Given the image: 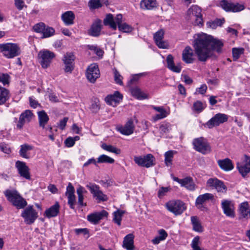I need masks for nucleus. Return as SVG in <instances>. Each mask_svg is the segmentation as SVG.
Segmentation results:
<instances>
[{
	"label": "nucleus",
	"instance_id": "nucleus-42",
	"mask_svg": "<svg viewBox=\"0 0 250 250\" xmlns=\"http://www.w3.org/2000/svg\"><path fill=\"white\" fill-rule=\"evenodd\" d=\"M177 152L174 150H169L165 152L164 154L165 164L167 167L172 165L174 155Z\"/></svg>",
	"mask_w": 250,
	"mask_h": 250
},
{
	"label": "nucleus",
	"instance_id": "nucleus-44",
	"mask_svg": "<svg viewBox=\"0 0 250 250\" xmlns=\"http://www.w3.org/2000/svg\"><path fill=\"white\" fill-rule=\"evenodd\" d=\"M224 19H216L214 21H210L207 23V26L208 28L214 29L218 26H221L224 23Z\"/></svg>",
	"mask_w": 250,
	"mask_h": 250
},
{
	"label": "nucleus",
	"instance_id": "nucleus-3",
	"mask_svg": "<svg viewBox=\"0 0 250 250\" xmlns=\"http://www.w3.org/2000/svg\"><path fill=\"white\" fill-rule=\"evenodd\" d=\"M0 53L7 59H13L21 55V49L16 43L7 42L0 44Z\"/></svg>",
	"mask_w": 250,
	"mask_h": 250
},
{
	"label": "nucleus",
	"instance_id": "nucleus-51",
	"mask_svg": "<svg viewBox=\"0 0 250 250\" xmlns=\"http://www.w3.org/2000/svg\"><path fill=\"white\" fill-rule=\"evenodd\" d=\"M88 5L90 9H98L102 6L101 0H89Z\"/></svg>",
	"mask_w": 250,
	"mask_h": 250
},
{
	"label": "nucleus",
	"instance_id": "nucleus-28",
	"mask_svg": "<svg viewBox=\"0 0 250 250\" xmlns=\"http://www.w3.org/2000/svg\"><path fill=\"white\" fill-rule=\"evenodd\" d=\"M134 130V125L132 119L129 120L124 126L118 127V130L122 134L129 135L133 133Z\"/></svg>",
	"mask_w": 250,
	"mask_h": 250
},
{
	"label": "nucleus",
	"instance_id": "nucleus-11",
	"mask_svg": "<svg viewBox=\"0 0 250 250\" xmlns=\"http://www.w3.org/2000/svg\"><path fill=\"white\" fill-rule=\"evenodd\" d=\"M228 120V116L227 115L219 113L208 121L205 124V126L209 128H212L227 122Z\"/></svg>",
	"mask_w": 250,
	"mask_h": 250
},
{
	"label": "nucleus",
	"instance_id": "nucleus-43",
	"mask_svg": "<svg viewBox=\"0 0 250 250\" xmlns=\"http://www.w3.org/2000/svg\"><path fill=\"white\" fill-rule=\"evenodd\" d=\"M40 126L44 128L49 120V117L44 111L42 110L38 113Z\"/></svg>",
	"mask_w": 250,
	"mask_h": 250
},
{
	"label": "nucleus",
	"instance_id": "nucleus-59",
	"mask_svg": "<svg viewBox=\"0 0 250 250\" xmlns=\"http://www.w3.org/2000/svg\"><path fill=\"white\" fill-rule=\"evenodd\" d=\"M74 231L78 235L80 234H83L84 235H88L89 234V230L87 228L75 229H74Z\"/></svg>",
	"mask_w": 250,
	"mask_h": 250
},
{
	"label": "nucleus",
	"instance_id": "nucleus-34",
	"mask_svg": "<svg viewBox=\"0 0 250 250\" xmlns=\"http://www.w3.org/2000/svg\"><path fill=\"white\" fill-rule=\"evenodd\" d=\"M102 29L101 21H96L91 25L88 31V34L94 37H97L100 35Z\"/></svg>",
	"mask_w": 250,
	"mask_h": 250
},
{
	"label": "nucleus",
	"instance_id": "nucleus-61",
	"mask_svg": "<svg viewBox=\"0 0 250 250\" xmlns=\"http://www.w3.org/2000/svg\"><path fill=\"white\" fill-rule=\"evenodd\" d=\"M68 120V117H64L63 119L60 121L58 124V127L62 130H63L65 128L66 123Z\"/></svg>",
	"mask_w": 250,
	"mask_h": 250
},
{
	"label": "nucleus",
	"instance_id": "nucleus-56",
	"mask_svg": "<svg viewBox=\"0 0 250 250\" xmlns=\"http://www.w3.org/2000/svg\"><path fill=\"white\" fill-rule=\"evenodd\" d=\"M45 26L44 23L40 22L34 25V29L36 32L42 33Z\"/></svg>",
	"mask_w": 250,
	"mask_h": 250
},
{
	"label": "nucleus",
	"instance_id": "nucleus-58",
	"mask_svg": "<svg viewBox=\"0 0 250 250\" xmlns=\"http://www.w3.org/2000/svg\"><path fill=\"white\" fill-rule=\"evenodd\" d=\"M14 3L19 10H21L25 6L24 0H14Z\"/></svg>",
	"mask_w": 250,
	"mask_h": 250
},
{
	"label": "nucleus",
	"instance_id": "nucleus-37",
	"mask_svg": "<svg viewBox=\"0 0 250 250\" xmlns=\"http://www.w3.org/2000/svg\"><path fill=\"white\" fill-rule=\"evenodd\" d=\"M33 149V146L24 144L21 146V149L20 150V155L25 159H29L30 157V151Z\"/></svg>",
	"mask_w": 250,
	"mask_h": 250
},
{
	"label": "nucleus",
	"instance_id": "nucleus-39",
	"mask_svg": "<svg viewBox=\"0 0 250 250\" xmlns=\"http://www.w3.org/2000/svg\"><path fill=\"white\" fill-rule=\"evenodd\" d=\"M87 193L84 188L80 186L77 189V194L78 197V204L82 207L86 206V204L83 203L84 195Z\"/></svg>",
	"mask_w": 250,
	"mask_h": 250
},
{
	"label": "nucleus",
	"instance_id": "nucleus-12",
	"mask_svg": "<svg viewBox=\"0 0 250 250\" xmlns=\"http://www.w3.org/2000/svg\"><path fill=\"white\" fill-rule=\"evenodd\" d=\"M207 187L210 189H215L218 192H225L227 190L224 182L216 178L208 179L207 182Z\"/></svg>",
	"mask_w": 250,
	"mask_h": 250
},
{
	"label": "nucleus",
	"instance_id": "nucleus-54",
	"mask_svg": "<svg viewBox=\"0 0 250 250\" xmlns=\"http://www.w3.org/2000/svg\"><path fill=\"white\" fill-rule=\"evenodd\" d=\"M90 109L93 113H97L100 109V105L98 100H95L93 101L90 106Z\"/></svg>",
	"mask_w": 250,
	"mask_h": 250
},
{
	"label": "nucleus",
	"instance_id": "nucleus-24",
	"mask_svg": "<svg viewBox=\"0 0 250 250\" xmlns=\"http://www.w3.org/2000/svg\"><path fill=\"white\" fill-rule=\"evenodd\" d=\"M239 219L248 220L250 218V207L248 202L241 203L238 208Z\"/></svg>",
	"mask_w": 250,
	"mask_h": 250
},
{
	"label": "nucleus",
	"instance_id": "nucleus-23",
	"mask_svg": "<svg viewBox=\"0 0 250 250\" xmlns=\"http://www.w3.org/2000/svg\"><path fill=\"white\" fill-rule=\"evenodd\" d=\"M182 60L186 63H192L196 60L193 50L189 46H186L183 50Z\"/></svg>",
	"mask_w": 250,
	"mask_h": 250
},
{
	"label": "nucleus",
	"instance_id": "nucleus-22",
	"mask_svg": "<svg viewBox=\"0 0 250 250\" xmlns=\"http://www.w3.org/2000/svg\"><path fill=\"white\" fill-rule=\"evenodd\" d=\"M108 213L105 210L101 211L95 212L87 216V220L93 224H97L104 217H107Z\"/></svg>",
	"mask_w": 250,
	"mask_h": 250
},
{
	"label": "nucleus",
	"instance_id": "nucleus-16",
	"mask_svg": "<svg viewBox=\"0 0 250 250\" xmlns=\"http://www.w3.org/2000/svg\"><path fill=\"white\" fill-rule=\"evenodd\" d=\"M214 199V196L212 194L206 193L200 195L197 197L195 201V206L199 209L204 210L206 209L204 204Z\"/></svg>",
	"mask_w": 250,
	"mask_h": 250
},
{
	"label": "nucleus",
	"instance_id": "nucleus-26",
	"mask_svg": "<svg viewBox=\"0 0 250 250\" xmlns=\"http://www.w3.org/2000/svg\"><path fill=\"white\" fill-rule=\"evenodd\" d=\"M75 189L72 184L69 183L66 188L65 195L68 199V204L70 208L74 209V206L76 203V196L74 194Z\"/></svg>",
	"mask_w": 250,
	"mask_h": 250
},
{
	"label": "nucleus",
	"instance_id": "nucleus-1",
	"mask_svg": "<svg viewBox=\"0 0 250 250\" xmlns=\"http://www.w3.org/2000/svg\"><path fill=\"white\" fill-rule=\"evenodd\" d=\"M193 46L199 61L206 62L213 55V52H223L224 42L222 40L205 33L195 35Z\"/></svg>",
	"mask_w": 250,
	"mask_h": 250
},
{
	"label": "nucleus",
	"instance_id": "nucleus-38",
	"mask_svg": "<svg viewBox=\"0 0 250 250\" xmlns=\"http://www.w3.org/2000/svg\"><path fill=\"white\" fill-rule=\"evenodd\" d=\"M157 6L156 0H142L140 2V7L144 10H151Z\"/></svg>",
	"mask_w": 250,
	"mask_h": 250
},
{
	"label": "nucleus",
	"instance_id": "nucleus-9",
	"mask_svg": "<svg viewBox=\"0 0 250 250\" xmlns=\"http://www.w3.org/2000/svg\"><path fill=\"white\" fill-rule=\"evenodd\" d=\"M21 216L24 218L25 223L29 225L33 223L38 216V212L33 208L32 206L26 208L22 211Z\"/></svg>",
	"mask_w": 250,
	"mask_h": 250
},
{
	"label": "nucleus",
	"instance_id": "nucleus-64",
	"mask_svg": "<svg viewBox=\"0 0 250 250\" xmlns=\"http://www.w3.org/2000/svg\"><path fill=\"white\" fill-rule=\"evenodd\" d=\"M97 160L96 161L94 158H92L91 159H88L84 164L83 167H87L90 164H94V165H96L97 164Z\"/></svg>",
	"mask_w": 250,
	"mask_h": 250
},
{
	"label": "nucleus",
	"instance_id": "nucleus-36",
	"mask_svg": "<svg viewBox=\"0 0 250 250\" xmlns=\"http://www.w3.org/2000/svg\"><path fill=\"white\" fill-rule=\"evenodd\" d=\"M10 96L9 90L0 85V105L4 104L8 101Z\"/></svg>",
	"mask_w": 250,
	"mask_h": 250
},
{
	"label": "nucleus",
	"instance_id": "nucleus-62",
	"mask_svg": "<svg viewBox=\"0 0 250 250\" xmlns=\"http://www.w3.org/2000/svg\"><path fill=\"white\" fill-rule=\"evenodd\" d=\"M0 148L1 150L5 153L9 154L11 152L9 146L4 143L0 144Z\"/></svg>",
	"mask_w": 250,
	"mask_h": 250
},
{
	"label": "nucleus",
	"instance_id": "nucleus-21",
	"mask_svg": "<svg viewBox=\"0 0 250 250\" xmlns=\"http://www.w3.org/2000/svg\"><path fill=\"white\" fill-rule=\"evenodd\" d=\"M172 179L179 184L181 187L186 188L188 190L193 191L195 189V185L191 178L187 177L183 179H179L177 177L172 176Z\"/></svg>",
	"mask_w": 250,
	"mask_h": 250
},
{
	"label": "nucleus",
	"instance_id": "nucleus-6",
	"mask_svg": "<svg viewBox=\"0 0 250 250\" xmlns=\"http://www.w3.org/2000/svg\"><path fill=\"white\" fill-rule=\"evenodd\" d=\"M55 57V54L47 49L40 51L38 55V61L43 68L48 67Z\"/></svg>",
	"mask_w": 250,
	"mask_h": 250
},
{
	"label": "nucleus",
	"instance_id": "nucleus-31",
	"mask_svg": "<svg viewBox=\"0 0 250 250\" xmlns=\"http://www.w3.org/2000/svg\"><path fill=\"white\" fill-rule=\"evenodd\" d=\"M60 208L59 203L56 202L54 205L46 209L44 214L48 218L56 217L59 213Z\"/></svg>",
	"mask_w": 250,
	"mask_h": 250
},
{
	"label": "nucleus",
	"instance_id": "nucleus-15",
	"mask_svg": "<svg viewBox=\"0 0 250 250\" xmlns=\"http://www.w3.org/2000/svg\"><path fill=\"white\" fill-rule=\"evenodd\" d=\"M86 187L89 189L93 196L99 202L105 201L107 200L106 195L100 189V187L95 184H89L86 185Z\"/></svg>",
	"mask_w": 250,
	"mask_h": 250
},
{
	"label": "nucleus",
	"instance_id": "nucleus-20",
	"mask_svg": "<svg viewBox=\"0 0 250 250\" xmlns=\"http://www.w3.org/2000/svg\"><path fill=\"white\" fill-rule=\"evenodd\" d=\"M15 166L21 177L27 180L31 179L29 168L25 163L18 161L16 162Z\"/></svg>",
	"mask_w": 250,
	"mask_h": 250
},
{
	"label": "nucleus",
	"instance_id": "nucleus-57",
	"mask_svg": "<svg viewBox=\"0 0 250 250\" xmlns=\"http://www.w3.org/2000/svg\"><path fill=\"white\" fill-rule=\"evenodd\" d=\"M170 189L169 187H162L160 188L158 193L159 198H162L165 196L169 191Z\"/></svg>",
	"mask_w": 250,
	"mask_h": 250
},
{
	"label": "nucleus",
	"instance_id": "nucleus-53",
	"mask_svg": "<svg viewBox=\"0 0 250 250\" xmlns=\"http://www.w3.org/2000/svg\"><path fill=\"white\" fill-rule=\"evenodd\" d=\"M114 80L116 83L120 85H123V77L116 69L114 70Z\"/></svg>",
	"mask_w": 250,
	"mask_h": 250
},
{
	"label": "nucleus",
	"instance_id": "nucleus-47",
	"mask_svg": "<svg viewBox=\"0 0 250 250\" xmlns=\"http://www.w3.org/2000/svg\"><path fill=\"white\" fill-rule=\"evenodd\" d=\"M115 162L114 159L111 157L108 156L105 154H102L99 156L97 158L98 163H107V164H113Z\"/></svg>",
	"mask_w": 250,
	"mask_h": 250
},
{
	"label": "nucleus",
	"instance_id": "nucleus-33",
	"mask_svg": "<svg viewBox=\"0 0 250 250\" xmlns=\"http://www.w3.org/2000/svg\"><path fill=\"white\" fill-rule=\"evenodd\" d=\"M173 60V57L171 55L169 54L167 56V67L169 70L174 72L180 73L181 71L182 67L180 64L175 65Z\"/></svg>",
	"mask_w": 250,
	"mask_h": 250
},
{
	"label": "nucleus",
	"instance_id": "nucleus-55",
	"mask_svg": "<svg viewBox=\"0 0 250 250\" xmlns=\"http://www.w3.org/2000/svg\"><path fill=\"white\" fill-rule=\"evenodd\" d=\"M0 82L4 85L9 83V76L7 74H0Z\"/></svg>",
	"mask_w": 250,
	"mask_h": 250
},
{
	"label": "nucleus",
	"instance_id": "nucleus-63",
	"mask_svg": "<svg viewBox=\"0 0 250 250\" xmlns=\"http://www.w3.org/2000/svg\"><path fill=\"white\" fill-rule=\"evenodd\" d=\"M65 146L68 147H70L73 146L75 143L73 141V139H72V137H69L67 138L64 142Z\"/></svg>",
	"mask_w": 250,
	"mask_h": 250
},
{
	"label": "nucleus",
	"instance_id": "nucleus-35",
	"mask_svg": "<svg viewBox=\"0 0 250 250\" xmlns=\"http://www.w3.org/2000/svg\"><path fill=\"white\" fill-rule=\"evenodd\" d=\"M75 18V14L71 11H67L63 13L61 16V19L66 25L73 24Z\"/></svg>",
	"mask_w": 250,
	"mask_h": 250
},
{
	"label": "nucleus",
	"instance_id": "nucleus-2",
	"mask_svg": "<svg viewBox=\"0 0 250 250\" xmlns=\"http://www.w3.org/2000/svg\"><path fill=\"white\" fill-rule=\"evenodd\" d=\"M123 16L118 14L115 17L113 15L107 14L104 20L105 25H108L113 30H116L117 26L120 31L125 33H130L133 30V27L125 22L122 23Z\"/></svg>",
	"mask_w": 250,
	"mask_h": 250
},
{
	"label": "nucleus",
	"instance_id": "nucleus-14",
	"mask_svg": "<svg viewBox=\"0 0 250 250\" xmlns=\"http://www.w3.org/2000/svg\"><path fill=\"white\" fill-rule=\"evenodd\" d=\"M220 6L227 12H238L244 9V6L243 4L225 0H223L220 2Z\"/></svg>",
	"mask_w": 250,
	"mask_h": 250
},
{
	"label": "nucleus",
	"instance_id": "nucleus-27",
	"mask_svg": "<svg viewBox=\"0 0 250 250\" xmlns=\"http://www.w3.org/2000/svg\"><path fill=\"white\" fill-rule=\"evenodd\" d=\"M164 34V31L163 29H160L154 34L155 42L160 48L165 49L168 47L167 43L163 40Z\"/></svg>",
	"mask_w": 250,
	"mask_h": 250
},
{
	"label": "nucleus",
	"instance_id": "nucleus-19",
	"mask_svg": "<svg viewBox=\"0 0 250 250\" xmlns=\"http://www.w3.org/2000/svg\"><path fill=\"white\" fill-rule=\"evenodd\" d=\"M34 117V116L31 110H25L20 116L19 120L17 124V127L21 129L25 124L31 122Z\"/></svg>",
	"mask_w": 250,
	"mask_h": 250
},
{
	"label": "nucleus",
	"instance_id": "nucleus-52",
	"mask_svg": "<svg viewBox=\"0 0 250 250\" xmlns=\"http://www.w3.org/2000/svg\"><path fill=\"white\" fill-rule=\"evenodd\" d=\"M55 33V30L52 27H45L42 33V38H48L53 36Z\"/></svg>",
	"mask_w": 250,
	"mask_h": 250
},
{
	"label": "nucleus",
	"instance_id": "nucleus-32",
	"mask_svg": "<svg viewBox=\"0 0 250 250\" xmlns=\"http://www.w3.org/2000/svg\"><path fill=\"white\" fill-rule=\"evenodd\" d=\"M217 164L222 169L226 171L231 170L234 168L232 161L229 158L219 160Z\"/></svg>",
	"mask_w": 250,
	"mask_h": 250
},
{
	"label": "nucleus",
	"instance_id": "nucleus-10",
	"mask_svg": "<svg viewBox=\"0 0 250 250\" xmlns=\"http://www.w3.org/2000/svg\"><path fill=\"white\" fill-rule=\"evenodd\" d=\"M192 144L196 150L204 154H207L210 151V147L208 144L202 137L194 139Z\"/></svg>",
	"mask_w": 250,
	"mask_h": 250
},
{
	"label": "nucleus",
	"instance_id": "nucleus-18",
	"mask_svg": "<svg viewBox=\"0 0 250 250\" xmlns=\"http://www.w3.org/2000/svg\"><path fill=\"white\" fill-rule=\"evenodd\" d=\"M237 168L241 175L243 177H245L248 174L250 173V157L245 155L243 162L237 164Z\"/></svg>",
	"mask_w": 250,
	"mask_h": 250
},
{
	"label": "nucleus",
	"instance_id": "nucleus-48",
	"mask_svg": "<svg viewBox=\"0 0 250 250\" xmlns=\"http://www.w3.org/2000/svg\"><path fill=\"white\" fill-rule=\"evenodd\" d=\"M232 57L233 61H237L244 53L243 48H233L232 49Z\"/></svg>",
	"mask_w": 250,
	"mask_h": 250
},
{
	"label": "nucleus",
	"instance_id": "nucleus-29",
	"mask_svg": "<svg viewBox=\"0 0 250 250\" xmlns=\"http://www.w3.org/2000/svg\"><path fill=\"white\" fill-rule=\"evenodd\" d=\"M122 95L118 91H116L114 94L106 96L105 101L108 104L116 106L122 100Z\"/></svg>",
	"mask_w": 250,
	"mask_h": 250
},
{
	"label": "nucleus",
	"instance_id": "nucleus-7",
	"mask_svg": "<svg viewBox=\"0 0 250 250\" xmlns=\"http://www.w3.org/2000/svg\"><path fill=\"white\" fill-rule=\"evenodd\" d=\"M155 160L154 157L151 154L134 157V161L137 165L146 168L153 166L155 165Z\"/></svg>",
	"mask_w": 250,
	"mask_h": 250
},
{
	"label": "nucleus",
	"instance_id": "nucleus-8",
	"mask_svg": "<svg viewBox=\"0 0 250 250\" xmlns=\"http://www.w3.org/2000/svg\"><path fill=\"white\" fill-rule=\"evenodd\" d=\"M187 14L189 19L194 21L195 24L198 25H202L203 23L201 8L197 5H192L188 10Z\"/></svg>",
	"mask_w": 250,
	"mask_h": 250
},
{
	"label": "nucleus",
	"instance_id": "nucleus-13",
	"mask_svg": "<svg viewBox=\"0 0 250 250\" xmlns=\"http://www.w3.org/2000/svg\"><path fill=\"white\" fill-rule=\"evenodd\" d=\"M100 76V70L96 63L91 64L87 68L86 77L89 82L95 83Z\"/></svg>",
	"mask_w": 250,
	"mask_h": 250
},
{
	"label": "nucleus",
	"instance_id": "nucleus-30",
	"mask_svg": "<svg viewBox=\"0 0 250 250\" xmlns=\"http://www.w3.org/2000/svg\"><path fill=\"white\" fill-rule=\"evenodd\" d=\"M134 236L132 233L126 235L124 238L122 247L126 250H134Z\"/></svg>",
	"mask_w": 250,
	"mask_h": 250
},
{
	"label": "nucleus",
	"instance_id": "nucleus-17",
	"mask_svg": "<svg viewBox=\"0 0 250 250\" xmlns=\"http://www.w3.org/2000/svg\"><path fill=\"white\" fill-rule=\"evenodd\" d=\"M75 57L72 53H67L64 55L62 61L65 65L64 70L66 73H71L74 68Z\"/></svg>",
	"mask_w": 250,
	"mask_h": 250
},
{
	"label": "nucleus",
	"instance_id": "nucleus-25",
	"mask_svg": "<svg viewBox=\"0 0 250 250\" xmlns=\"http://www.w3.org/2000/svg\"><path fill=\"white\" fill-rule=\"evenodd\" d=\"M221 207L224 214L227 216L234 217L235 216L233 203L229 200H224L222 201Z\"/></svg>",
	"mask_w": 250,
	"mask_h": 250
},
{
	"label": "nucleus",
	"instance_id": "nucleus-46",
	"mask_svg": "<svg viewBox=\"0 0 250 250\" xmlns=\"http://www.w3.org/2000/svg\"><path fill=\"white\" fill-rule=\"evenodd\" d=\"M124 213V211L120 209L115 211L113 213V221L118 226H120L121 224L122 217Z\"/></svg>",
	"mask_w": 250,
	"mask_h": 250
},
{
	"label": "nucleus",
	"instance_id": "nucleus-60",
	"mask_svg": "<svg viewBox=\"0 0 250 250\" xmlns=\"http://www.w3.org/2000/svg\"><path fill=\"white\" fill-rule=\"evenodd\" d=\"M207 90V86L205 84H202L201 86L196 89V94H204Z\"/></svg>",
	"mask_w": 250,
	"mask_h": 250
},
{
	"label": "nucleus",
	"instance_id": "nucleus-50",
	"mask_svg": "<svg viewBox=\"0 0 250 250\" xmlns=\"http://www.w3.org/2000/svg\"><path fill=\"white\" fill-rule=\"evenodd\" d=\"M205 104L200 101H196L193 105V110L197 113H200L205 108Z\"/></svg>",
	"mask_w": 250,
	"mask_h": 250
},
{
	"label": "nucleus",
	"instance_id": "nucleus-45",
	"mask_svg": "<svg viewBox=\"0 0 250 250\" xmlns=\"http://www.w3.org/2000/svg\"><path fill=\"white\" fill-rule=\"evenodd\" d=\"M101 147L107 151L114 153L116 154H119L121 153V150L112 145H108L104 143L101 145Z\"/></svg>",
	"mask_w": 250,
	"mask_h": 250
},
{
	"label": "nucleus",
	"instance_id": "nucleus-41",
	"mask_svg": "<svg viewBox=\"0 0 250 250\" xmlns=\"http://www.w3.org/2000/svg\"><path fill=\"white\" fill-rule=\"evenodd\" d=\"M191 222L193 230L198 232H202L203 231V228L197 216L191 217Z\"/></svg>",
	"mask_w": 250,
	"mask_h": 250
},
{
	"label": "nucleus",
	"instance_id": "nucleus-5",
	"mask_svg": "<svg viewBox=\"0 0 250 250\" xmlns=\"http://www.w3.org/2000/svg\"><path fill=\"white\" fill-rule=\"evenodd\" d=\"M167 209L175 215H179L187 209L186 204L179 200H173L168 201L166 204Z\"/></svg>",
	"mask_w": 250,
	"mask_h": 250
},
{
	"label": "nucleus",
	"instance_id": "nucleus-49",
	"mask_svg": "<svg viewBox=\"0 0 250 250\" xmlns=\"http://www.w3.org/2000/svg\"><path fill=\"white\" fill-rule=\"evenodd\" d=\"M200 239V238L199 236H196L192 240L191 247L193 250H204L199 246L201 244Z\"/></svg>",
	"mask_w": 250,
	"mask_h": 250
},
{
	"label": "nucleus",
	"instance_id": "nucleus-4",
	"mask_svg": "<svg viewBox=\"0 0 250 250\" xmlns=\"http://www.w3.org/2000/svg\"><path fill=\"white\" fill-rule=\"evenodd\" d=\"M4 194L8 201L18 209L23 208L27 204L26 200L16 190H7Z\"/></svg>",
	"mask_w": 250,
	"mask_h": 250
},
{
	"label": "nucleus",
	"instance_id": "nucleus-40",
	"mask_svg": "<svg viewBox=\"0 0 250 250\" xmlns=\"http://www.w3.org/2000/svg\"><path fill=\"white\" fill-rule=\"evenodd\" d=\"M132 95L139 100H143L148 98V95L142 92L139 88L134 87L131 89Z\"/></svg>",
	"mask_w": 250,
	"mask_h": 250
}]
</instances>
